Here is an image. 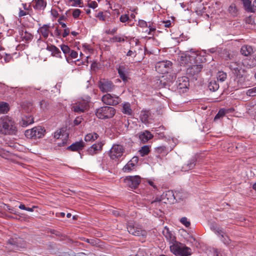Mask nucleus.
Listing matches in <instances>:
<instances>
[{"mask_svg":"<svg viewBox=\"0 0 256 256\" xmlns=\"http://www.w3.org/2000/svg\"><path fill=\"white\" fill-rule=\"evenodd\" d=\"M162 234L172 244L170 246V250L176 256H189L191 255V249L183 244L176 240V237L168 228L165 227L162 231Z\"/></svg>","mask_w":256,"mask_h":256,"instance_id":"nucleus-1","label":"nucleus"},{"mask_svg":"<svg viewBox=\"0 0 256 256\" xmlns=\"http://www.w3.org/2000/svg\"><path fill=\"white\" fill-rule=\"evenodd\" d=\"M16 132V124L10 118L3 116L0 118V133L4 134H15Z\"/></svg>","mask_w":256,"mask_h":256,"instance_id":"nucleus-2","label":"nucleus"},{"mask_svg":"<svg viewBox=\"0 0 256 256\" xmlns=\"http://www.w3.org/2000/svg\"><path fill=\"white\" fill-rule=\"evenodd\" d=\"M180 192L176 193L174 195L173 192L172 190H168L164 192L161 196V199L156 198L155 200L151 202L152 206H157L159 204L160 201H162L164 203L173 204L175 200H176V198L180 197Z\"/></svg>","mask_w":256,"mask_h":256,"instance_id":"nucleus-3","label":"nucleus"},{"mask_svg":"<svg viewBox=\"0 0 256 256\" xmlns=\"http://www.w3.org/2000/svg\"><path fill=\"white\" fill-rule=\"evenodd\" d=\"M116 114L115 109L111 106H105L96 110V114L100 119L105 120L112 118Z\"/></svg>","mask_w":256,"mask_h":256,"instance_id":"nucleus-4","label":"nucleus"},{"mask_svg":"<svg viewBox=\"0 0 256 256\" xmlns=\"http://www.w3.org/2000/svg\"><path fill=\"white\" fill-rule=\"evenodd\" d=\"M45 130L41 126L34 127L25 132V136L30 138H40L44 136Z\"/></svg>","mask_w":256,"mask_h":256,"instance_id":"nucleus-5","label":"nucleus"},{"mask_svg":"<svg viewBox=\"0 0 256 256\" xmlns=\"http://www.w3.org/2000/svg\"><path fill=\"white\" fill-rule=\"evenodd\" d=\"M89 108L88 102L87 100H82L74 104L72 106V110L78 114L84 112L87 110Z\"/></svg>","mask_w":256,"mask_h":256,"instance_id":"nucleus-6","label":"nucleus"},{"mask_svg":"<svg viewBox=\"0 0 256 256\" xmlns=\"http://www.w3.org/2000/svg\"><path fill=\"white\" fill-rule=\"evenodd\" d=\"M177 90L180 93H184L188 89L189 80L187 77L182 76L178 78L176 82Z\"/></svg>","mask_w":256,"mask_h":256,"instance_id":"nucleus-7","label":"nucleus"},{"mask_svg":"<svg viewBox=\"0 0 256 256\" xmlns=\"http://www.w3.org/2000/svg\"><path fill=\"white\" fill-rule=\"evenodd\" d=\"M102 102L106 104L108 106H115L121 102V99L118 96L114 94L112 95L110 94H106L102 96Z\"/></svg>","mask_w":256,"mask_h":256,"instance_id":"nucleus-8","label":"nucleus"},{"mask_svg":"<svg viewBox=\"0 0 256 256\" xmlns=\"http://www.w3.org/2000/svg\"><path fill=\"white\" fill-rule=\"evenodd\" d=\"M127 229L130 234L135 236L146 237L147 235L146 230L135 226L132 222H128L127 226Z\"/></svg>","mask_w":256,"mask_h":256,"instance_id":"nucleus-9","label":"nucleus"},{"mask_svg":"<svg viewBox=\"0 0 256 256\" xmlns=\"http://www.w3.org/2000/svg\"><path fill=\"white\" fill-rule=\"evenodd\" d=\"M124 182L131 188H138L140 182V176H129L124 179Z\"/></svg>","mask_w":256,"mask_h":256,"instance_id":"nucleus-10","label":"nucleus"},{"mask_svg":"<svg viewBox=\"0 0 256 256\" xmlns=\"http://www.w3.org/2000/svg\"><path fill=\"white\" fill-rule=\"evenodd\" d=\"M124 152V148L122 146L114 144L110 152V156L112 160L118 158L122 156Z\"/></svg>","mask_w":256,"mask_h":256,"instance_id":"nucleus-11","label":"nucleus"},{"mask_svg":"<svg viewBox=\"0 0 256 256\" xmlns=\"http://www.w3.org/2000/svg\"><path fill=\"white\" fill-rule=\"evenodd\" d=\"M228 66L234 76L244 72V70L242 68V64L240 62H230Z\"/></svg>","mask_w":256,"mask_h":256,"instance_id":"nucleus-12","label":"nucleus"},{"mask_svg":"<svg viewBox=\"0 0 256 256\" xmlns=\"http://www.w3.org/2000/svg\"><path fill=\"white\" fill-rule=\"evenodd\" d=\"M98 87L102 92H106L112 91L114 86L112 82L103 80L99 82Z\"/></svg>","mask_w":256,"mask_h":256,"instance_id":"nucleus-13","label":"nucleus"},{"mask_svg":"<svg viewBox=\"0 0 256 256\" xmlns=\"http://www.w3.org/2000/svg\"><path fill=\"white\" fill-rule=\"evenodd\" d=\"M172 66V62L170 61L160 62L156 64V70L160 73L168 72V70Z\"/></svg>","mask_w":256,"mask_h":256,"instance_id":"nucleus-14","label":"nucleus"},{"mask_svg":"<svg viewBox=\"0 0 256 256\" xmlns=\"http://www.w3.org/2000/svg\"><path fill=\"white\" fill-rule=\"evenodd\" d=\"M176 78V76L174 74H168L166 78L164 76L160 80V84L162 87L166 88L170 86L172 84Z\"/></svg>","mask_w":256,"mask_h":256,"instance_id":"nucleus-15","label":"nucleus"},{"mask_svg":"<svg viewBox=\"0 0 256 256\" xmlns=\"http://www.w3.org/2000/svg\"><path fill=\"white\" fill-rule=\"evenodd\" d=\"M203 67L202 64L192 65L188 68L187 73L192 76L197 75L201 72Z\"/></svg>","mask_w":256,"mask_h":256,"instance_id":"nucleus-16","label":"nucleus"},{"mask_svg":"<svg viewBox=\"0 0 256 256\" xmlns=\"http://www.w3.org/2000/svg\"><path fill=\"white\" fill-rule=\"evenodd\" d=\"M196 158L195 156L192 158L186 164H184L182 168V170L184 172L188 171L193 169L196 166Z\"/></svg>","mask_w":256,"mask_h":256,"instance_id":"nucleus-17","label":"nucleus"},{"mask_svg":"<svg viewBox=\"0 0 256 256\" xmlns=\"http://www.w3.org/2000/svg\"><path fill=\"white\" fill-rule=\"evenodd\" d=\"M85 146L84 142L81 140L76 142L67 148V150L71 151H78L82 150Z\"/></svg>","mask_w":256,"mask_h":256,"instance_id":"nucleus-18","label":"nucleus"},{"mask_svg":"<svg viewBox=\"0 0 256 256\" xmlns=\"http://www.w3.org/2000/svg\"><path fill=\"white\" fill-rule=\"evenodd\" d=\"M152 137L153 136L148 130L138 133L139 139L144 143L146 142L152 138Z\"/></svg>","mask_w":256,"mask_h":256,"instance_id":"nucleus-19","label":"nucleus"},{"mask_svg":"<svg viewBox=\"0 0 256 256\" xmlns=\"http://www.w3.org/2000/svg\"><path fill=\"white\" fill-rule=\"evenodd\" d=\"M216 234H220L222 237L221 240L224 244H228L230 243V239L229 237L226 234L222 228H216Z\"/></svg>","mask_w":256,"mask_h":256,"instance_id":"nucleus-20","label":"nucleus"},{"mask_svg":"<svg viewBox=\"0 0 256 256\" xmlns=\"http://www.w3.org/2000/svg\"><path fill=\"white\" fill-rule=\"evenodd\" d=\"M50 26L49 24H44L40 28L38 32L44 38H46L50 32Z\"/></svg>","mask_w":256,"mask_h":256,"instance_id":"nucleus-21","label":"nucleus"},{"mask_svg":"<svg viewBox=\"0 0 256 256\" xmlns=\"http://www.w3.org/2000/svg\"><path fill=\"white\" fill-rule=\"evenodd\" d=\"M22 241L21 238L14 239L12 238L8 240V244L12 246L11 250H18V248L22 247L21 242Z\"/></svg>","mask_w":256,"mask_h":256,"instance_id":"nucleus-22","label":"nucleus"},{"mask_svg":"<svg viewBox=\"0 0 256 256\" xmlns=\"http://www.w3.org/2000/svg\"><path fill=\"white\" fill-rule=\"evenodd\" d=\"M243 74L241 73L234 76V82L236 83L238 87H243L245 85L246 78Z\"/></svg>","mask_w":256,"mask_h":256,"instance_id":"nucleus-23","label":"nucleus"},{"mask_svg":"<svg viewBox=\"0 0 256 256\" xmlns=\"http://www.w3.org/2000/svg\"><path fill=\"white\" fill-rule=\"evenodd\" d=\"M102 145L101 143L94 144L88 149V153L90 155H94L98 151L102 150Z\"/></svg>","mask_w":256,"mask_h":256,"instance_id":"nucleus-24","label":"nucleus"},{"mask_svg":"<svg viewBox=\"0 0 256 256\" xmlns=\"http://www.w3.org/2000/svg\"><path fill=\"white\" fill-rule=\"evenodd\" d=\"M34 8L38 10H44L46 6V3L44 0H34Z\"/></svg>","mask_w":256,"mask_h":256,"instance_id":"nucleus-25","label":"nucleus"},{"mask_svg":"<svg viewBox=\"0 0 256 256\" xmlns=\"http://www.w3.org/2000/svg\"><path fill=\"white\" fill-rule=\"evenodd\" d=\"M118 73L120 77L123 80V81L127 80V76L126 74V68L124 66H120L118 68Z\"/></svg>","mask_w":256,"mask_h":256,"instance_id":"nucleus-26","label":"nucleus"},{"mask_svg":"<svg viewBox=\"0 0 256 256\" xmlns=\"http://www.w3.org/2000/svg\"><path fill=\"white\" fill-rule=\"evenodd\" d=\"M253 52V49L251 46H244L240 49L241 54L244 56H248Z\"/></svg>","mask_w":256,"mask_h":256,"instance_id":"nucleus-27","label":"nucleus"},{"mask_svg":"<svg viewBox=\"0 0 256 256\" xmlns=\"http://www.w3.org/2000/svg\"><path fill=\"white\" fill-rule=\"evenodd\" d=\"M228 11L230 16L234 18L237 16L239 14L236 6L233 4L228 7Z\"/></svg>","mask_w":256,"mask_h":256,"instance_id":"nucleus-28","label":"nucleus"},{"mask_svg":"<svg viewBox=\"0 0 256 256\" xmlns=\"http://www.w3.org/2000/svg\"><path fill=\"white\" fill-rule=\"evenodd\" d=\"M46 49L52 52V54L56 57H60V52L54 46H48Z\"/></svg>","mask_w":256,"mask_h":256,"instance_id":"nucleus-29","label":"nucleus"},{"mask_svg":"<svg viewBox=\"0 0 256 256\" xmlns=\"http://www.w3.org/2000/svg\"><path fill=\"white\" fill-rule=\"evenodd\" d=\"M98 137V135L95 132L90 133L87 134L84 137V140L88 142H92L96 140Z\"/></svg>","mask_w":256,"mask_h":256,"instance_id":"nucleus-30","label":"nucleus"},{"mask_svg":"<svg viewBox=\"0 0 256 256\" xmlns=\"http://www.w3.org/2000/svg\"><path fill=\"white\" fill-rule=\"evenodd\" d=\"M34 122L33 118L30 116H25L22 118V124L24 126H26L28 125L32 124Z\"/></svg>","mask_w":256,"mask_h":256,"instance_id":"nucleus-31","label":"nucleus"},{"mask_svg":"<svg viewBox=\"0 0 256 256\" xmlns=\"http://www.w3.org/2000/svg\"><path fill=\"white\" fill-rule=\"evenodd\" d=\"M242 2L244 6L246 11L250 12H254L253 4L252 5L250 0H246Z\"/></svg>","mask_w":256,"mask_h":256,"instance_id":"nucleus-32","label":"nucleus"},{"mask_svg":"<svg viewBox=\"0 0 256 256\" xmlns=\"http://www.w3.org/2000/svg\"><path fill=\"white\" fill-rule=\"evenodd\" d=\"M208 87L210 91L215 92L219 88V85L215 80H212L210 82Z\"/></svg>","mask_w":256,"mask_h":256,"instance_id":"nucleus-33","label":"nucleus"},{"mask_svg":"<svg viewBox=\"0 0 256 256\" xmlns=\"http://www.w3.org/2000/svg\"><path fill=\"white\" fill-rule=\"evenodd\" d=\"M70 53V56L72 58H76L78 56V52L74 50H70V48L65 45V54Z\"/></svg>","mask_w":256,"mask_h":256,"instance_id":"nucleus-34","label":"nucleus"},{"mask_svg":"<svg viewBox=\"0 0 256 256\" xmlns=\"http://www.w3.org/2000/svg\"><path fill=\"white\" fill-rule=\"evenodd\" d=\"M122 112L123 113L128 115H131L132 114V110L129 103L124 104Z\"/></svg>","mask_w":256,"mask_h":256,"instance_id":"nucleus-35","label":"nucleus"},{"mask_svg":"<svg viewBox=\"0 0 256 256\" xmlns=\"http://www.w3.org/2000/svg\"><path fill=\"white\" fill-rule=\"evenodd\" d=\"M150 115V112L148 110H142L140 113V118L143 122H146L148 120V118Z\"/></svg>","mask_w":256,"mask_h":256,"instance_id":"nucleus-36","label":"nucleus"},{"mask_svg":"<svg viewBox=\"0 0 256 256\" xmlns=\"http://www.w3.org/2000/svg\"><path fill=\"white\" fill-rule=\"evenodd\" d=\"M9 110L8 104L6 102H0V112L4 114Z\"/></svg>","mask_w":256,"mask_h":256,"instance_id":"nucleus-37","label":"nucleus"},{"mask_svg":"<svg viewBox=\"0 0 256 256\" xmlns=\"http://www.w3.org/2000/svg\"><path fill=\"white\" fill-rule=\"evenodd\" d=\"M150 148L148 146H144L139 150V152L142 156L147 155L150 152Z\"/></svg>","mask_w":256,"mask_h":256,"instance_id":"nucleus-38","label":"nucleus"},{"mask_svg":"<svg viewBox=\"0 0 256 256\" xmlns=\"http://www.w3.org/2000/svg\"><path fill=\"white\" fill-rule=\"evenodd\" d=\"M135 166L134 163L129 161L123 168L122 170L124 172H130L133 169Z\"/></svg>","mask_w":256,"mask_h":256,"instance_id":"nucleus-39","label":"nucleus"},{"mask_svg":"<svg viewBox=\"0 0 256 256\" xmlns=\"http://www.w3.org/2000/svg\"><path fill=\"white\" fill-rule=\"evenodd\" d=\"M64 134V130L63 128H60L57 130L54 134V138L56 139L62 138Z\"/></svg>","mask_w":256,"mask_h":256,"instance_id":"nucleus-40","label":"nucleus"},{"mask_svg":"<svg viewBox=\"0 0 256 256\" xmlns=\"http://www.w3.org/2000/svg\"><path fill=\"white\" fill-rule=\"evenodd\" d=\"M21 36L23 40H24L26 41L30 40L33 38L32 35L31 34L28 32H22L21 34Z\"/></svg>","mask_w":256,"mask_h":256,"instance_id":"nucleus-41","label":"nucleus"},{"mask_svg":"<svg viewBox=\"0 0 256 256\" xmlns=\"http://www.w3.org/2000/svg\"><path fill=\"white\" fill-rule=\"evenodd\" d=\"M227 77V74L224 72H219L218 74L217 78L218 80L222 82L224 81Z\"/></svg>","mask_w":256,"mask_h":256,"instance_id":"nucleus-42","label":"nucleus"},{"mask_svg":"<svg viewBox=\"0 0 256 256\" xmlns=\"http://www.w3.org/2000/svg\"><path fill=\"white\" fill-rule=\"evenodd\" d=\"M221 51H222V50L220 48H218V47H216V48H210L208 50H205L204 52L206 54H208L209 53H212V54H213L214 52L219 53Z\"/></svg>","mask_w":256,"mask_h":256,"instance_id":"nucleus-43","label":"nucleus"},{"mask_svg":"<svg viewBox=\"0 0 256 256\" xmlns=\"http://www.w3.org/2000/svg\"><path fill=\"white\" fill-rule=\"evenodd\" d=\"M214 256H227L224 250H218L216 248L214 249Z\"/></svg>","mask_w":256,"mask_h":256,"instance_id":"nucleus-44","label":"nucleus"},{"mask_svg":"<svg viewBox=\"0 0 256 256\" xmlns=\"http://www.w3.org/2000/svg\"><path fill=\"white\" fill-rule=\"evenodd\" d=\"M40 108L42 110H46L48 109L49 104L45 100H42L40 102Z\"/></svg>","mask_w":256,"mask_h":256,"instance_id":"nucleus-45","label":"nucleus"},{"mask_svg":"<svg viewBox=\"0 0 256 256\" xmlns=\"http://www.w3.org/2000/svg\"><path fill=\"white\" fill-rule=\"evenodd\" d=\"M3 209L8 211L10 212L17 214L16 211L12 208H11L9 205L6 204H3Z\"/></svg>","mask_w":256,"mask_h":256,"instance_id":"nucleus-46","label":"nucleus"},{"mask_svg":"<svg viewBox=\"0 0 256 256\" xmlns=\"http://www.w3.org/2000/svg\"><path fill=\"white\" fill-rule=\"evenodd\" d=\"M226 114L225 110L224 109H220L218 111V113L216 114L214 118V120H216L220 118H222Z\"/></svg>","mask_w":256,"mask_h":256,"instance_id":"nucleus-47","label":"nucleus"},{"mask_svg":"<svg viewBox=\"0 0 256 256\" xmlns=\"http://www.w3.org/2000/svg\"><path fill=\"white\" fill-rule=\"evenodd\" d=\"M246 94L250 96H256V87L249 89L246 90Z\"/></svg>","mask_w":256,"mask_h":256,"instance_id":"nucleus-48","label":"nucleus"},{"mask_svg":"<svg viewBox=\"0 0 256 256\" xmlns=\"http://www.w3.org/2000/svg\"><path fill=\"white\" fill-rule=\"evenodd\" d=\"M156 150L158 154H162V152H166L168 150L165 146H160L156 148Z\"/></svg>","mask_w":256,"mask_h":256,"instance_id":"nucleus-49","label":"nucleus"},{"mask_svg":"<svg viewBox=\"0 0 256 256\" xmlns=\"http://www.w3.org/2000/svg\"><path fill=\"white\" fill-rule=\"evenodd\" d=\"M124 38H122L120 36H114L112 38L110 39V41L112 42H124Z\"/></svg>","mask_w":256,"mask_h":256,"instance_id":"nucleus-50","label":"nucleus"},{"mask_svg":"<svg viewBox=\"0 0 256 256\" xmlns=\"http://www.w3.org/2000/svg\"><path fill=\"white\" fill-rule=\"evenodd\" d=\"M249 65L250 67H254L256 66V54L250 58Z\"/></svg>","mask_w":256,"mask_h":256,"instance_id":"nucleus-51","label":"nucleus"},{"mask_svg":"<svg viewBox=\"0 0 256 256\" xmlns=\"http://www.w3.org/2000/svg\"><path fill=\"white\" fill-rule=\"evenodd\" d=\"M180 222L183 224H184L186 228H188L190 225V222L188 220L187 218L186 217H183L181 218V219L180 220Z\"/></svg>","mask_w":256,"mask_h":256,"instance_id":"nucleus-52","label":"nucleus"},{"mask_svg":"<svg viewBox=\"0 0 256 256\" xmlns=\"http://www.w3.org/2000/svg\"><path fill=\"white\" fill-rule=\"evenodd\" d=\"M54 34L56 36L60 38H64V32H62V30L59 29L58 27L56 28Z\"/></svg>","mask_w":256,"mask_h":256,"instance_id":"nucleus-53","label":"nucleus"},{"mask_svg":"<svg viewBox=\"0 0 256 256\" xmlns=\"http://www.w3.org/2000/svg\"><path fill=\"white\" fill-rule=\"evenodd\" d=\"M72 216V219L71 220H70V222L72 223L73 222H74L75 220H76L78 219V216L76 214H73L71 212H68L66 213V217L68 218H70Z\"/></svg>","mask_w":256,"mask_h":256,"instance_id":"nucleus-54","label":"nucleus"},{"mask_svg":"<svg viewBox=\"0 0 256 256\" xmlns=\"http://www.w3.org/2000/svg\"><path fill=\"white\" fill-rule=\"evenodd\" d=\"M98 240H99L98 239H88V238H86L85 240V242H88V243L90 244L92 246H96L97 244H98Z\"/></svg>","mask_w":256,"mask_h":256,"instance_id":"nucleus-55","label":"nucleus"},{"mask_svg":"<svg viewBox=\"0 0 256 256\" xmlns=\"http://www.w3.org/2000/svg\"><path fill=\"white\" fill-rule=\"evenodd\" d=\"M190 52L194 55V56H192V57H194L196 61H198L200 59V56H199L198 51H194L192 49Z\"/></svg>","mask_w":256,"mask_h":256,"instance_id":"nucleus-56","label":"nucleus"},{"mask_svg":"<svg viewBox=\"0 0 256 256\" xmlns=\"http://www.w3.org/2000/svg\"><path fill=\"white\" fill-rule=\"evenodd\" d=\"M148 24L147 27L149 28V31L148 32V34H152V32H154L156 31V27L152 26V24H150L148 22Z\"/></svg>","mask_w":256,"mask_h":256,"instance_id":"nucleus-57","label":"nucleus"},{"mask_svg":"<svg viewBox=\"0 0 256 256\" xmlns=\"http://www.w3.org/2000/svg\"><path fill=\"white\" fill-rule=\"evenodd\" d=\"M81 10L79 9H75L72 12V16L74 18H77L80 16Z\"/></svg>","mask_w":256,"mask_h":256,"instance_id":"nucleus-58","label":"nucleus"},{"mask_svg":"<svg viewBox=\"0 0 256 256\" xmlns=\"http://www.w3.org/2000/svg\"><path fill=\"white\" fill-rule=\"evenodd\" d=\"M130 20L128 14H122L120 16V20L122 22H125Z\"/></svg>","mask_w":256,"mask_h":256,"instance_id":"nucleus-59","label":"nucleus"},{"mask_svg":"<svg viewBox=\"0 0 256 256\" xmlns=\"http://www.w3.org/2000/svg\"><path fill=\"white\" fill-rule=\"evenodd\" d=\"M96 16L102 21H104L106 20V16H104V13L102 12H100Z\"/></svg>","mask_w":256,"mask_h":256,"instance_id":"nucleus-60","label":"nucleus"},{"mask_svg":"<svg viewBox=\"0 0 256 256\" xmlns=\"http://www.w3.org/2000/svg\"><path fill=\"white\" fill-rule=\"evenodd\" d=\"M81 4L80 0H69L68 4L72 6H77L80 5Z\"/></svg>","mask_w":256,"mask_h":256,"instance_id":"nucleus-61","label":"nucleus"},{"mask_svg":"<svg viewBox=\"0 0 256 256\" xmlns=\"http://www.w3.org/2000/svg\"><path fill=\"white\" fill-rule=\"evenodd\" d=\"M89 8H95L98 6V4L96 1H90L88 2Z\"/></svg>","mask_w":256,"mask_h":256,"instance_id":"nucleus-62","label":"nucleus"},{"mask_svg":"<svg viewBox=\"0 0 256 256\" xmlns=\"http://www.w3.org/2000/svg\"><path fill=\"white\" fill-rule=\"evenodd\" d=\"M83 118L81 116H78L76 118V119L74 121V124L75 126H78L80 124L82 121Z\"/></svg>","mask_w":256,"mask_h":256,"instance_id":"nucleus-63","label":"nucleus"},{"mask_svg":"<svg viewBox=\"0 0 256 256\" xmlns=\"http://www.w3.org/2000/svg\"><path fill=\"white\" fill-rule=\"evenodd\" d=\"M136 256H148V254L144 251V250L140 249Z\"/></svg>","mask_w":256,"mask_h":256,"instance_id":"nucleus-64","label":"nucleus"}]
</instances>
